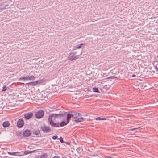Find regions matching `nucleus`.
<instances>
[{
  "mask_svg": "<svg viewBox=\"0 0 158 158\" xmlns=\"http://www.w3.org/2000/svg\"><path fill=\"white\" fill-rule=\"evenodd\" d=\"M81 114L76 111H60L58 114L52 113L48 116V120L49 124L52 127H60L67 125L71 118L81 116Z\"/></svg>",
  "mask_w": 158,
  "mask_h": 158,
  "instance_id": "obj_1",
  "label": "nucleus"
},
{
  "mask_svg": "<svg viewBox=\"0 0 158 158\" xmlns=\"http://www.w3.org/2000/svg\"><path fill=\"white\" fill-rule=\"evenodd\" d=\"M40 129L44 133H48L51 131V129L49 126H46L44 124L40 127Z\"/></svg>",
  "mask_w": 158,
  "mask_h": 158,
  "instance_id": "obj_2",
  "label": "nucleus"
},
{
  "mask_svg": "<svg viewBox=\"0 0 158 158\" xmlns=\"http://www.w3.org/2000/svg\"><path fill=\"white\" fill-rule=\"evenodd\" d=\"M76 52H72L70 53L69 55L68 56V59L69 60H70L71 61H73V60H75L77 59L79 57V55H76Z\"/></svg>",
  "mask_w": 158,
  "mask_h": 158,
  "instance_id": "obj_3",
  "label": "nucleus"
},
{
  "mask_svg": "<svg viewBox=\"0 0 158 158\" xmlns=\"http://www.w3.org/2000/svg\"><path fill=\"white\" fill-rule=\"evenodd\" d=\"M44 114V112L42 110H40L36 112L35 117L36 118H42Z\"/></svg>",
  "mask_w": 158,
  "mask_h": 158,
  "instance_id": "obj_4",
  "label": "nucleus"
},
{
  "mask_svg": "<svg viewBox=\"0 0 158 158\" xmlns=\"http://www.w3.org/2000/svg\"><path fill=\"white\" fill-rule=\"evenodd\" d=\"M35 77L33 75L28 76H23L20 77L19 79V81H21L22 80L24 81L27 80H34L35 79Z\"/></svg>",
  "mask_w": 158,
  "mask_h": 158,
  "instance_id": "obj_5",
  "label": "nucleus"
},
{
  "mask_svg": "<svg viewBox=\"0 0 158 158\" xmlns=\"http://www.w3.org/2000/svg\"><path fill=\"white\" fill-rule=\"evenodd\" d=\"M24 137H28L32 134V131L28 129H26L23 131V133Z\"/></svg>",
  "mask_w": 158,
  "mask_h": 158,
  "instance_id": "obj_6",
  "label": "nucleus"
},
{
  "mask_svg": "<svg viewBox=\"0 0 158 158\" xmlns=\"http://www.w3.org/2000/svg\"><path fill=\"white\" fill-rule=\"evenodd\" d=\"M17 126L19 128H22L24 124V121L23 118L19 119L17 121Z\"/></svg>",
  "mask_w": 158,
  "mask_h": 158,
  "instance_id": "obj_7",
  "label": "nucleus"
},
{
  "mask_svg": "<svg viewBox=\"0 0 158 158\" xmlns=\"http://www.w3.org/2000/svg\"><path fill=\"white\" fill-rule=\"evenodd\" d=\"M32 133L36 137H41V135L39 129H34L32 131Z\"/></svg>",
  "mask_w": 158,
  "mask_h": 158,
  "instance_id": "obj_8",
  "label": "nucleus"
},
{
  "mask_svg": "<svg viewBox=\"0 0 158 158\" xmlns=\"http://www.w3.org/2000/svg\"><path fill=\"white\" fill-rule=\"evenodd\" d=\"M33 115V114L32 112H29L24 114V118L27 120L31 118Z\"/></svg>",
  "mask_w": 158,
  "mask_h": 158,
  "instance_id": "obj_9",
  "label": "nucleus"
},
{
  "mask_svg": "<svg viewBox=\"0 0 158 158\" xmlns=\"http://www.w3.org/2000/svg\"><path fill=\"white\" fill-rule=\"evenodd\" d=\"M153 65L154 72H155L156 73L158 74V63L157 64L154 63L153 64Z\"/></svg>",
  "mask_w": 158,
  "mask_h": 158,
  "instance_id": "obj_10",
  "label": "nucleus"
},
{
  "mask_svg": "<svg viewBox=\"0 0 158 158\" xmlns=\"http://www.w3.org/2000/svg\"><path fill=\"white\" fill-rule=\"evenodd\" d=\"M10 125V123L8 121H6L3 122L2 125L4 128H6Z\"/></svg>",
  "mask_w": 158,
  "mask_h": 158,
  "instance_id": "obj_11",
  "label": "nucleus"
},
{
  "mask_svg": "<svg viewBox=\"0 0 158 158\" xmlns=\"http://www.w3.org/2000/svg\"><path fill=\"white\" fill-rule=\"evenodd\" d=\"M6 6L4 4V2H2L0 3V11H2L3 10L6 9Z\"/></svg>",
  "mask_w": 158,
  "mask_h": 158,
  "instance_id": "obj_12",
  "label": "nucleus"
},
{
  "mask_svg": "<svg viewBox=\"0 0 158 158\" xmlns=\"http://www.w3.org/2000/svg\"><path fill=\"white\" fill-rule=\"evenodd\" d=\"M76 123L82 122L85 121L84 118L83 117L79 118L77 119H75L74 120Z\"/></svg>",
  "mask_w": 158,
  "mask_h": 158,
  "instance_id": "obj_13",
  "label": "nucleus"
},
{
  "mask_svg": "<svg viewBox=\"0 0 158 158\" xmlns=\"http://www.w3.org/2000/svg\"><path fill=\"white\" fill-rule=\"evenodd\" d=\"M48 157V155L47 153H44L41 154L40 156V158H47Z\"/></svg>",
  "mask_w": 158,
  "mask_h": 158,
  "instance_id": "obj_14",
  "label": "nucleus"
},
{
  "mask_svg": "<svg viewBox=\"0 0 158 158\" xmlns=\"http://www.w3.org/2000/svg\"><path fill=\"white\" fill-rule=\"evenodd\" d=\"M16 135L17 136L21 137L22 136V132L21 131H19L16 132Z\"/></svg>",
  "mask_w": 158,
  "mask_h": 158,
  "instance_id": "obj_15",
  "label": "nucleus"
},
{
  "mask_svg": "<svg viewBox=\"0 0 158 158\" xmlns=\"http://www.w3.org/2000/svg\"><path fill=\"white\" fill-rule=\"evenodd\" d=\"M106 119L105 118H102L100 117H98L96 118L97 120H105Z\"/></svg>",
  "mask_w": 158,
  "mask_h": 158,
  "instance_id": "obj_16",
  "label": "nucleus"
},
{
  "mask_svg": "<svg viewBox=\"0 0 158 158\" xmlns=\"http://www.w3.org/2000/svg\"><path fill=\"white\" fill-rule=\"evenodd\" d=\"M7 153L10 155H12L14 156H17V152H7Z\"/></svg>",
  "mask_w": 158,
  "mask_h": 158,
  "instance_id": "obj_17",
  "label": "nucleus"
},
{
  "mask_svg": "<svg viewBox=\"0 0 158 158\" xmlns=\"http://www.w3.org/2000/svg\"><path fill=\"white\" fill-rule=\"evenodd\" d=\"M32 151H26L24 152H23V154H22L21 155H26L29 153H31L32 152Z\"/></svg>",
  "mask_w": 158,
  "mask_h": 158,
  "instance_id": "obj_18",
  "label": "nucleus"
},
{
  "mask_svg": "<svg viewBox=\"0 0 158 158\" xmlns=\"http://www.w3.org/2000/svg\"><path fill=\"white\" fill-rule=\"evenodd\" d=\"M93 90V91L94 92H96V93H99V92L98 90V89L97 87H94L92 89Z\"/></svg>",
  "mask_w": 158,
  "mask_h": 158,
  "instance_id": "obj_19",
  "label": "nucleus"
},
{
  "mask_svg": "<svg viewBox=\"0 0 158 158\" xmlns=\"http://www.w3.org/2000/svg\"><path fill=\"white\" fill-rule=\"evenodd\" d=\"M25 84L26 85H32L33 86H35L34 82V81L27 83H26Z\"/></svg>",
  "mask_w": 158,
  "mask_h": 158,
  "instance_id": "obj_20",
  "label": "nucleus"
},
{
  "mask_svg": "<svg viewBox=\"0 0 158 158\" xmlns=\"http://www.w3.org/2000/svg\"><path fill=\"white\" fill-rule=\"evenodd\" d=\"M17 156H23L24 155H21L22 154H23V151L21 152H17Z\"/></svg>",
  "mask_w": 158,
  "mask_h": 158,
  "instance_id": "obj_21",
  "label": "nucleus"
},
{
  "mask_svg": "<svg viewBox=\"0 0 158 158\" xmlns=\"http://www.w3.org/2000/svg\"><path fill=\"white\" fill-rule=\"evenodd\" d=\"M7 89L6 86L5 85L3 87L2 89V91L4 92L6 91Z\"/></svg>",
  "mask_w": 158,
  "mask_h": 158,
  "instance_id": "obj_22",
  "label": "nucleus"
},
{
  "mask_svg": "<svg viewBox=\"0 0 158 158\" xmlns=\"http://www.w3.org/2000/svg\"><path fill=\"white\" fill-rule=\"evenodd\" d=\"M52 138L54 140L55 139H59V138H58V136L57 135H54L52 136Z\"/></svg>",
  "mask_w": 158,
  "mask_h": 158,
  "instance_id": "obj_23",
  "label": "nucleus"
},
{
  "mask_svg": "<svg viewBox=\"0 0 158 158\" xmlns=\"http://www.w3.org/2000/svg\"><path fill=\"white\" fill-rule=\"evenodd\" d=\"M59 139H60V141L61 143H63L64 142L63 139L61 137H60V138Z\"/></svg>",
  "mask_w": 158,
  "mask_h": 158,
  "instance_id": "obj_24",
  "label": "nucleus"
},
{
  "mask_svg": "<svg viewBox=\"0 0 158 158\" xmlns=\"http://www.w3.org/2000/svg\"><path fill=\"white\" fill-rule=\"evenodd\" d=\"M110 79H115V78H117V79L118 78V77H115V76H110Z\"/></svg>",
  "mask_w": 158,
  "mask_h": 158,
  "instance_id": "obj_25",
  "label": "nucleus"
},
{
  "mask_svg": "<svg viewBox=\"0 0 158 158\" xmlns=\"http://www.w3.org/2000/svg\"><path fill=\"white\" fill-rule=\"evenodd\" d=\"M34 82L35 85L40 83V82H39L38 81H34Z\"/></svg>",
  "mask_w": 158,
  "mask_h": 158,
  "instance_id": "obj_26",
  "label": "nucleus"
},
{
  "mask_svg": "<svg viewBox=\"0 0 158 158\" xmlns=\"http://www.w3.org/2000/svg\"><path fill=\"white\" fill-rule=\"evenodd\" d=\"M83 45V44L82 43L81 44H79V46H77L76 48L77 49H79L80 48H81V46Z\"/></svg>",
  "mask_w": 158,
  "mask_h": 158,
  "instance_id": "obj_27",
  "label": "nucleus"
},
{
  "mask_svg": "<svg viewBox=\"0 0 158 158\" xmlns=\"http://www.w3.org/2000/svg\"><path fill=\"white\" fill-rule=\"evenodd\" d=\"M98 156V155L97 154H96V153H95L94 154V155H90V156H92V157H93V156Z\"/></svg>",
  "mask_w": 158,
  "mask_h": 158,
  "instance_id": "obj_28",
  "label": "nucleus"
},
{
  "mask_svg": "<svg viewBox=\"0 0 158 158\" xmlns=\"http://www.w3.org/2000/svg\"><path fill=\"white\" fill-rule=\"evenodd\" d=\"M138 128H133V129H130L128 130L129 131H133V130H135L137 129Z\"/></svg>",
  "mask_w": 158,
  "mask_h": 158,
  "instance_id": "obj_29",
  "label": "nucleus"
},
{
  "mask_svg": "<svg viewBox=\"0 0 158 158\" xmlns=\"http://www.w3.org/2000/svg\"><path fill=\"white\" fill-rule=\"evenodd\" d=\"M64 143L68 145H69L70 144V143L69 142H64Z\"/></svg>",
  "mask_w": 158,
  "mask_h": 158,
  "instance_id": "obj_30",
  "label": "nucleus"
},
{
  "mask_svg": "<svg viewBox=\"0 0 158 158\" xmlns=\"http://www.w3.org/2000/svg\"><path fill=\"white\" fill-rule=\"evenodd\" d=\"M52 158H60V157L59 156H56L53 157Z\"/></svg>",
  "mask_w": 158,
  "mask_h": 158,
  "instance_id": "obj_31",
  "label": "nucleus"
},
{
  "mask_svg": "<svg viewBox=\"0 0 158 158\" xmlns=\"http://www.w3.org/2000/svg\"><path fill=\"white\" fill-rule=\"evenodd\" d=\"M110 77H108L107 78H106L105 79H110Z\"/></svg>",
  "mask_w": 158,
  "mask_h": 158,
  "instance_id": "obj_32",
  "label": "nucleus"
},
{
  "mask_svg": "<svg viewBox=\"0 0 158 158\" xmlns=\"http://www.w3.org/2000/svg\"><path fill=\"white\" fill-rule=\"evenodd\" d=\"M135 76H136V75H135V74H133V75H132V77H135Z\"/></svg>",
  "mask_w": 158,
  "mask_h": 158,
  "instance_id": "obj_33",
  "label": "nucleus"
},
{
  "mask_svg": "<svg viewBox=\"0 0 158 158\" xmlns=\"http://www.w3.org/2000/svg\"><path fill=\"white\" fill-rule=\"evenodd\" d=\"M20 84L21 85H24V83H20Z\"/></svg>",
  "mask_w": 158,
  "mask_h": 158,
  "instance_id": "obj_34",
  "label": "nucleus"
},
{
  "mask_svg": "<svg viewBox=\"0 0 158 158\" xmlns=\"http://www.w3.org/2000/svg\"><path fill=\"white\" fill-rule=\"evenodd\" d=\"M62 158H66V157H62Z\"/></svg>",
  "mask_w": 158,
  "mask_h": 158,
  "instance_id": "obj_35",
  "label": "nucleus"
},
{
  "mask_svg": "<svg viewBox=\"0 0 158 158\" xmlns=\"http://www.w3.org/2000/svg\"><path fill=\"white\" fill-rule=\"evenodd\" d=\"M84 116H86V115H85V114L84 115Z\"/></svg>",
  "mask_w": 158,
  "mask_h": 158,
  "instance_id": "obj_36",
  "label": "nucleus"
},
{
  "mask_svg": "<svg viewBox=\"0 0 158 158\" xmlns=\"http://www.w3.org/2000/svg\"><path fill=\"white\" fill-rule=\"evenodd\" d=\"M109 158H111V157H110V156H109Z\"/></svg>",
  "mask_w": 158,
  "mask_h": 158,
  "instance_id": "obj_37",
  "label": "nucleus"
}]
</instances>
